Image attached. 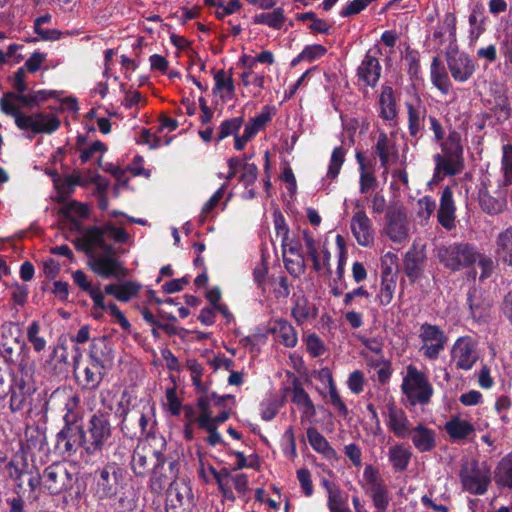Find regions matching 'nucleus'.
<instances>
[{
  "label": "nucleus",
  "instance_id": "29",
  "mask_svg": "<svg viewBox=\"0 0 512 512\" xmlns=\"http://www.w3.org/2000/svg\"><path fill=\"white\" fill-rule=\"evenodd\" d=\"M490 116L494 117L497 123L507 121L511 114V106L506 93L502 89H496L487 99Z\"/></svg>",
  "mask_w": 512,
  "mask_h": 512
},
{
  "label": "nucleus",
  "instance_id": "11",
  "mask_svg": "<svg viewBox=\"0 0 512 512\" xmlns=\"http://www.w3.org/2000/svg\"><path fill=\"white\" fill-rule=\"evenodd\" d=\"M99 178L100 176L97 172L75 170L71 174L66 175L62 180L59 178L54 179V185L59 194V201H63L72 194L76 186L87 187L92 183H96L98 192L103 193L106 189V184L98 182Z\"/></svg>",
  "mask_w": 512,
  "mask_h": 512
},
{
  "label": "nucleus",
  "instance_id": "7",
  "mask_svg": "<svg viewBox=\"0 0 512 512\" xmlns=\"http://www.w3.org/2000/svg\"><path fill=\"white\" fill-rule=\"evenodd\" d=\"M402 391L411 405L427 404L433 394V388L425 374L412 365L407 367Z\"/></svg>",
  "mask_w": 512,
  "mask_h": 512
},
{
  "label": "nucleus",
  "instance_id": "10",
  "mask_svg": "<svg viewBox=\"0 0 512 512\" xmlns=\"http://www.w3.org/2000/svg\"><path fill=\"white\" fill-rule=\"evenodd\" d=\"M147 444L138 445L134 450L131 468L135 475L144 476L147 470V458L153 456L157 461L163 460L167 443L163 436L152 435L147 439Z\"/></svg>",
  "mask_w": 512,
  "mask_h": 512
},
{
  "label": "nucleus",
  "instance_id": "21",
  "mask_svg": "<svg viewBox=\"0 0 512 512\" xmlns=\"http://www.w3.org/2000/svg\"><path fill=\"white\" fill-rule=\"evenodd\" d=\"M385 418V424L397 438H406L412 428L406 412L390 401L386 404L382 412Z\"/></svg>",
  "mask_w": 512,
  "mask_h": 512
},
{
  "label": "nucleus",
  "instance_id": "58",
  "mask_svg": "<svg viewBox=\"0 0 512 512\" xmlns=\"http://www.w3.org/2000/svg\"><path fill=\"white\" fill-rule=\"evenodd\" d=\"M240 79L245 87L252 86L257 91L253 93L257 96L264 88L265 77L263 74L255 73L253 70H245L240 74Z\"/></svg>",
  "mask_w": 512,
  "mask_h": 512
},
{
  "label": "nucleus",
  "instance_id": "8",
  "mask_svg": "<svg viewBox=\"0 0 512 512\" xmlns=\"http://www.w3.org/2000/svg\"><path fill=\"white\" fill-rule=\"evenodd\" d=\"M436 255L439 261L448 269L458 271L477 260L476 248L465 243H454L438 247Z\"/></svg>",
  "mask_w": 512,
  "mask_h": 512
},
{
  "label": "nucleus",
  "instance_id": "54",
  "mask_svg": "<svg viewBox=\"0 0 512 512\" xmlns=\"http://www.w3.org/2000/svg\"><path fill=\"white\" fill-rule=\"evenodd\" d=\"M207 401L208 400L206 399H198L197 401L199 413L196 418V422L201 429L210 428V426L214 423L212 405H209Z\"/></svg>",
  "mask_w": 512,
  "mask_h": 512
},
{
  "label": "nucleus",
  "instance_id": "53",
  "mask_svg": "<svg viewBox=\"0 0 512 512\" xmlns=\"http://www.w3.org/2000/svg\"><path fill=\"white\" fill-rule=\"evenodd\" d=\"M315 314L314 307L309 305L306 298H298L295 301V305L292 308V315L299 324L304 323L309 318L315 317Z\"/></svg>",
  "mask_w": 512,
  "mask_h": 512
},
{
  "label": "nucleus",
  "instance_id": "9",
  "mask_svg": "<svg viewBox=\"0 0 512 512\" xmlns=\"http://www.w3.org/2000/svg\"><path fill=\"white\" fill-rule=\"evenodd\" d=\"M43 483L51 495H58L71 489L76 482L74 467L67 463H54L45 468Z\"/></svg>",
  "mask_w": 512,
  "mask_h": 512
},
{
  "label": "nucleus",
  "instance_id": "16",
  "mask_svg": "<svg viewBox=\"0 0 512 512\" xmlns=\"http://www.w3.org/2000/svg\"><path fill=\"white\" fill-rule=\"evenodd\" d=\"M419 338L422 342L420 351L428 359L438 358L447 341V337L438 326L428 323L421 325Z\"/></svg>",
  "mask_w": 512,
  "mask_h": 512
},
{
  "label": "nucleus",
  "instance_id": "61",
  "mask_svg": "<svg viewBox=\"0 0 512 512\" xmlns=\"http://www.w3.org/2000/svg\"><path fill=\"white\" fill-rule=\"evenodd\" d=\"M88 207L77 201H69L64 203L60 208V213L66 218L77 217H86L88 215Z\"/></svg>",
  "mask_w": 512,
  "mask_h": 512
},
{
  "label": "nucleus",
  "instance_id": "34",
  "mask_svg": "<svg viewBox=\"0 0 512 512\" xmlns=\"http://www.w3.org/2000/svg\"><path fill=\"white\" fill-rule=\"evenodd\" d=\"M141 288V285L135 281L127 280L121 283H109L102 289L106 295L113 296L120 302H129L135 297Z\"/></svg>",
  "mask_w": 512,
  "mask_h": 512
},
{
  "label": "nucleus",
  "instance_id": "41",
  "mask_svg": "<svg viewBox=\"0 0 512 512\" xmlns=\"http://www.w3.org/2000/svg\"><path fill=\"white\" fill-rule=\"evenodd\" d=\"M444 428L449 437L454 441L463 440L474 432L473 425L460 416H452L451 419L445 423Z\"/></svg>",
  "mask_w": 512,
  "mask_h": 512
},
{
  "label": "nucleus",
  "instance_id": "45",
  "mask_svg": "<svg viewBox=\"0 0 512 512\" xmlns=\"http://www.w3.org/2000/svg\"><path fill=\"white\" fill-rule=\"evenodd\" d=\"M277 235L281 236V246L283 256L302 255V247L298 240L289 235V231L284 223L276 221Z\"/></svg>",
  "mask_w": 512,
  "mask_h": 512
},
{
  "label": "nucleus",
  "instance_id": "57",
  "mask_svg": "<svg viewBox=\"0 0 512 512\" xmlns=\"http://www.w3.org/2000/svg\"><path fill=\"white\" fill-rule=\"evenodd\" d=\"M213 476L219 485L223 497L227 500L233 501L235 499L234 493L230 485V473L226 469L220 471L212 470Z\"/></svg>",
  "mask_w": 512,
  "mask_h": 512
},
{
  "label": "nucleus",
  "instance_id": "17",
  "mask_svg": "<svg viewBox=\"0 0 512 512\" xmlns=\"http://www.w3.org/2000/svg\"><path fill=\"white\" fill-rule=\"evenodd\" d=\"M60 126V120L54 113H35L32 115H18L17 127L21 130H30L34 133L51 134Z\"/></svg>",
  "mask_w": 512,
  "mask_h": 512
},
{
  "label": "nucleus",
  "instance_id": "42",
  "mask_svg": "<svg viewBox=\"0 0 512 512\" xmlns=\"http://www.w3.org/2000/svg\"><path fill=\"white\" fill-rule=\"evenodd\" d=\"M356 160L360 169L359 190L362 194H365L376 185L373 165L365 161L361 152L356 153Z\"/></svg>",
  "mask_w": 512,
  "mask_h": 512
},
{
  "label": "nucleus",
  "instance_id": "1",
  "mask_svg": "<svg viewBox=\"0 0 512 512\" xmlns=\"http://www.w3.org/2000/svg\"><path fill=\"white\" fill-rule=\"evenodd\" d=\"M72 279L79 289L88 294L92 300L90 315L94 320H102L104 312L106 311L116 319L122 329H130V322L120 311L118 306L114 302L105 301V292L102 291L100 283L94 282L82 270L73 272Z\"/></svg>",
  "mask_w": 512,
  "mask_h": 512
},
{
  "label": "nucleus",
  "instance_id": "51",
  "mask_svg": "<svg viewBox=\"0 0 512 512\" xmlns=\"http://www.w3.org/2000/svg\"><path fill=\"white\" fill-rule=\"evenodd\" d=\"M479 204L484 212L491 215L501 213L506 207L504 198H495L487 192H480Z\"/></svg>",
  "mask_w": 512,
  "mask_h": 512
},
{
  "label": "nucleus",
  "instance_id": "55",
  "mask_svg": "<svg viewBox=\"0 0 512 512\" xmlns=\"http://www.w3.org/2000/svg\"><path fill=\"white\" fill-rule=\"evenodd\" d=\"M185 497L177 487L168 490L166 499V512H185Z\"/></svg>",
  "mask_w": 512,
  "mask_h": 512
},
{
  "label": "nucleus",
  "instance_id": "40",
  "mask_svg": "<svg viewBox=\"0 0 512 512\" xmlns=\"http://www.w3.org/2000/svg\"><path fill=\"white\" fill-rule=\"evenodd\" d=\"M494 480L499 488L512 489V451L503 456L494 470Z\"/></svg>",
  "mask_w": 512,
  "mask_h": 512
},
{
  "label": "nucleus",
  "instance_id": "47",
  "mask_svg": "<svg viewBox=\"0 0 512 512\" xmlns=\"http://www.w3.org/2000/svg\"><path fill=\"white\" fill-rule=\"evenodd\" d=\"M424 254L417 251H409L404 260V270L407 277L416 280L421 274L424 264Z\"/></svg>",
  "mask_w": 512,
  "mask_h": 512
},
{
  "label": "nucleus",
  "instance_id": "37",
  "mask_svg": "<svg viewBox=\"0 0 512 512\" xmlns=\"http://www.w3.org/2000/svg\"><path fill=\"white\" fill-rule=\"evenodd\" d=\"M412 458V451L403 443H397L388 449V460L396 472L407 470Z\"/></svg>",
  "mask_w": 512,
  "mask_h": 512
},
{
  "label": "nucleus",
  "instance_id": "44",
  "mask_svg": "<svg viewBox=\"0 0 512 512\" xmlns=\"http://www.w3.org/2000/svg\"><path fill=\"white\" fill-rule=\"evenodd\" d=\"M430 76L433 85L437 87L441 93H449L451 82L438 57H434L431 62Z\"/></svg>",
  "mask_w": 512,
  "mask_h": 512
},
{
  "label": "nucleus",
  "instance_id": "64",
  "mask_svg": "<svg viewBox=\"0 0 512 512\" xmlns=\"http://www.w3.org/2000/svg\"><path fill=\"white\" fill-rule=\"evenodd\" d=\"M326 52L327 49L321 44L308 45L298 55V60L312 62L324 56Z\"/></svg>",
  "mask_w": 512,
  "mask_h": 512
},
{
  "label": "nucleus",
  "instance_id": "63",
  "mask_svg": "<svg viewBox=\"0 0 512 512\" xmlns=\"http://www.w3.org/2000/svg\"><path fill=\"white\" fill-rule=\"evenodd\" d=\"M436 209V202L430 196H424L417 201V216L422 221H427Z\"/></svg>",
  "mask_w": 512,
  "mask_h": 512
},
{
  "label": "nucleus",
  "instance_id": "49",
  "mask_svg": "<svg viewBox=\"0 0 512 512\" xmlns=\"http://www.w3.org/2000/svg\"><path fill=\"white\" fill-rule=\"evenodd\" d=\"M346 152V149L342 146H337L333 149L325 177L326 179L333 181L338 177L345 162Z\"/></svg>",
  "mask_w": 512,
  "mask_h": 512
},
{
  "label": "nucleus",
  "instance_id": "6",
  "mask_svg": "<svg viewBox=\"0 0 512 512\" xmlns=\"http://www.w3.org/2000/svg\"><path fill=\"white\" fill-rule=\"evenodd\" d=\"M459 477L463 490L472 495H484L491 483L490 469L475 460L461 467Z\"/></svg>",
  "mask_w": 512,
  "mask_h": 512
},
{
  "label": "nucleus",
  "instance_id": "22",
  "mask_svg": "<svg viewBox=\"0 0 512 512\" xmlns=\"http://www.w3.org/2000/svg\"><path fill=\"white\" fill-rule=\"evenodd\" d=\"M350 230L358 245L370 247L374 244L375 230L363 209L357 210L350 220Z\"/></svg>",
  "mask_w": 512,
  "mask_h": 512
},
{
  "label": "nucleus",
  "instance_id": "62",
  "mask_svg": "<svg viewBox=\"0 0 512 512\" xmlns=\"http://www.w3.org/2000/svg\"><path fill=\"white\" fill-rule=\"evenodd\" d=\"M500 53L504 60V66L512 69V26L506 30L500 42Z\"/></svg>",
  "mask_w": 512,
  "mask_h": 512
},
{
  "label": "nucleus",
  "instance_id": "25",
  "mask_svg": "<svg viewBox=\"0 0 512 512\" xmlns=\"http://www.w3.org/2000/svg\"><path fill=\"white\" fill-rule=\"evenodd\" d=\"M414 448L420 453L433 451L437 446V433L423 423H419L410 429L408 434Z\"/></svg>",
  "mask_w": 512,
  "mask_h": 512
},
{
  "label": "nucleus",
  "instance_id": "38",
  "mask_svg": "<svg viewBox=\"0 0 512 512\" xmlns=\"http://www.w3.org/2000/svg\"><path fill=\"white\" fill-rule=\"evenodd\" d=\"M379 116L385 121H393L397 117V105L392 87L383 86L378 99Z\"/></svg>",
  "mask_w": 512,
  "mask_h": 512
},
{
  "label": "nucleus",
  "instance_id": "46",
  "mask_svg": "<svg viewBox=\"0 0 512 512\" xmlns=\"http://www.w3.org/2000/svg\"><path fill=\"white\" fill-rule=\"evenodd\" d=\"M102 365L96 358H92L89 364L83 369V386L87 389H95L102 381Z\"/></svg>",
  "mask_w": 512,
  "mask_h": 512
},
{
  "label": "nucleus",
  "instance_id": "23",
  "mask_svg": "<svg viewBox=\"0 0 512 512\" xmlns=\"http://www.w3.org/2000/svg\"><path fill=\"white\" fill-rule=\"evenodd\" d=\"M290 391L291 401L297 406L301 413V422L312 423L315 420L316 407L309 394L304 390L302 384L298 380L293 381Z\"/></svg>",
  "mask_w": 512,
  "mask_h": 512
},
{
  "label": "nucleus",
  "instance_id": "12",
  "mask_svg": "<svg viewBox=\"0 0 512 512\" xmlns=\"http://www.w3.org/2000/svg\"><path fill=\"white\" fill-rule=\"evenodd\" d=\"M363 487L372 498L375 508L384 512L390 502L389 491L379 470L370 464L363 471Z\"/></svg>",
  "mask_w": 512,
  "mask_h": 512
},
{
  "label": "nucleus",
  "instance_id": "30",
  "mask_svg": "<svg viewBox=\"0 0 512 512\" xmlns=\"http://www.w3.org/2000/svg\"><path fill=\"white\" fill-rule=\"evenodd\" d=\"M456 207L453 200V192L451 188L446 187L441 193L440 207L438 210V222L447 230L455 227Z\"/></svg>",
  "mask_w": 512,
  "mask_h": 512
},
{
  "label": "nucleus",
  "instance_id": "59",
  "mask_svg": "<svg viewBox=\"0 0 512 512\" xmlns=\"http://www.w3.org/2000/svg\"><path fill=\"white\" fill-rule=\"evenodd\" d=\"M243 121L242 117H234L223 121L218 129L217 141H221L230 135H236Z\"/></svg>",
  "mask_w": 512,
  "mask_h": 512
},
{
  "label": "nucleus",
  "instance_id": "26",
  "mask_svg": "<svg viewBox=\"0 0 512 512\" xmlns=\"http://www.w3.org/2000/svg\"><path fill=\"white\" fill-rule=\"evenodd\" d=\"M405 107L408 115V130L410 136L413 138L421 137L427 115L425 104L419 98H415L411 101H407Z\"/></svg>",
  "mask_w": 512,
  "mask_h": 512
},
{
  "label": "nucleus",
  "instance_id": "60",
  "mask_svg": "<svg viewBox=\"0 0 512 512\" xmlns=\"http://www.w3.org/2000/svg\"><path fill=\"white\" fill-rule=\"evenodd\" d=\"M501 171L505 185L512 184V145L507 144L502 148Z\"/></svg>",
  "mask_w": 512,
  "mask_h": 512
},
{
  "label": "nucleus",
  "instance_id": "43",
  "mask_svg": "<svg viewBox=\"0 0 512 512\" xmlns=\"http://www.w3.org/2000/svg\"><path fill=\"white\" fill-rule=\"evenodd\" d=\"M275 114V108L272 106H264L260 113L251 118L245 125L244 130L248 137H255L258 132L265 128Z\"/></svg>",
  "mask_w": 512,
  "mask_h": 512
},
{
  "label": "nucleus",
  "instance_id": "13",
  "mask_svg": "<svg viewBox=\"0 0 512 512\" xmlns=\"http://www.w3.org/2000/svg\"><path fill=\"white\" fill-rule=\"evenodd\" d=\"M446 63L452 78L459 83L467 82L474 74V60L457 45H449L446 51Z\"/></svg>",
  "mask_w": 512,
  "mask_h": 512
},
{
  "label": "nucleus",
  "instance_id": "19",
  "mask_svg": "<svg viewBox=\"0 0 512 512\" xmlns=\"http://www.w3.org/2000/svg\"><path fill=\"white\" fill-rule=\"evenodd\" d=\"M302 239L313 269L319 274H331L329 250L325 246L321 248L320 243L306 230L302 232Z\"/></svg>",
  "mask_w": 512,
  "mask_h": 512
},
{
  "label": "nucleus",
  "instance_id": "14",
  "mask_svg": "<svg viewBox=\"0 0 512 512\" xmlns=\"http://www.w3.org/2000/svg\"><path fill=\"white\" fill-rule=\"evenodd\" d=\"M111 437V425L107 415L96 413L88 423V438L85 441L89 453L101 451Z\"/></svg>",
  "mask_w": 512,
  "mask_h": 512
},
{
  "label": "nucleus",
  "instance_id": "3",
  "mask_svg": "<svg viewBox=\"0 0 512 512\" xmlns=\"http://www.w3.org/2000/svg\"><path fill=\"white\" fill-rule=\"evenodd\" d=\"M125 479V471L116 463H109L95 471L91 487L93 498L98 502L117 496Z\"/></svg>",
  "mask_w": 512,
  "mask_h": 512
},
{
  "label": "nucleus",
  "instance_id": "5",
  "mask_svg": "<svg viewBox=\"0 0 512 512\" xmlns=\"http://www.w3.org/2000/svg\"><path fill=\"white\" fill-rule=\"evenodd\" d=\"M442 152L443 154L435 155V178H440L441 173L443 176L459 173L463 150L456 132L450 133L448 139L442 143Z\"/></svg>",
  "mask_w": 512,
  "mask_h": 512
},
{
  "label": "nucleus",
  "instance_id": "2",
  "mask_svg": "<svg viewBox=\"0 0 512 512\" xmlns=\"http://www.w3.org/2000/svg\"><path fill=\"white\" fill-rule=\"evenodd\" d=\"M89 268L101 278L126 277L128 270L116 257L117 249H103L85 245Z\"/></svg>",
  "mask_w": 512,
  "mask_h": 512
},
{
  "label": "nucleus",
  "instance_id": "39",
  "mask_svg": "<svg viewBox=\"0 0 512 512\" xmlns=\"http://www.w3.org/2000/svg\"><path fill=\"white\" fill-rule=\"evenodd\" d=\"M306 435L310 446L315 452L323 455L329 460L336 458L337 453L335 449L315 427L310 426L307 428Z\"/></svg>",
  "mask_w": 512,
  "mask_h": 512
},
{
  "label": "nucleus",
  "instance_id": "24",
  "mask_svg": "<svg viewBox=\"0 0 512 512\" xmlns=\"http://www.w3.org/2000/svg\"><path fill=\"white\" fill-rule=\"evenodd\" d=\"M378 51L368 50L357 68V77L365 85L374 87L380 79L382 67L377 58Z\"/></svg>",
  "mask_w": 512,
  "mask_h": 512
},
{
  "label": "nucleus",
  "instance_id": "20",
  "mask_svg": "<svg viewBox=\"0 0 512 512\" xmlns=\"http://www.w3.org/2000/svg\"><path fill=\"white\" fill-rule=\"evenodd\" d=\"M451 357L458 369L470 370L479 358L476 342L469 336L458 338L452 347Z\"/></svg>",
  "mask_w": 512,
  "mask_h": 512
},
{
  "label": "nucleus",
  "instance_id": "15",
  "mask_svg": "<svg viewBox=\"0 0 512 512\" xmlns=\"http://www.w3.org/2000/svg\"><path fill=\"white\" fill-rule=\"evenodd\" d=\"M178 477V463L176 460L168 461L166 454H163V460L157 461L153 467L150 478V488L154 493H161L166 488L173 487V483Z\"/></svg>",
  "mask_w": 512,
  "mask_h": 512
},
{
  "label": "nucleus",
  "instance_id": "28",
  "mask_svg": "<svg viewBox=\"0 0 512 512\" xmlns=\"http://www.w3.org/2000/svg\"><path fill=\"white\" fill-rule=\"evenodd\" d=\"M67 412L64 415L63 419L65 421L64 428L58 433V437L61 441H64V448L67 452L76 451L77 447L80 444V439L82 438L81 431L78 427H74L73 424L76 420V416L73 413V407L66 404Z\"/></svg>",
  "mask_w": 512,
  "mask_h": 512
},
{
  "label": "nucleus",
  "instance_id": "4",
  "mask_svg": "<svg viewBox=\"0 0 512 512\" xmlns=\"http://www.w3.org/2000/svg\"><path fill=\"white\" fill-rule=\"evenodd\" d=\"M116 224L119 226H116L111 221H107L100 226L88 228L83 235L84 244L109 250L110 248L115 247L108 244L107 240H112L115 243H126L129 240L130 235L122 227L124 225L123 220H117Z\"/></svg>",
  "mask_w": 512,
  "mask_h": 512
},
{
  "label": "nucleus",
  "instance_id": "36",
  "mask_svg": "<svg viewBox=\"0 0 512 512\" xmlns=\"http://www.w3.org/2000/svg\"><path fill=\"white\" fill-rule=\"evenodd\" d=\"M270 330L275 338L286 347L296 346L298 341L297 332L288 321L276 319L272 322Z\"/></svg>",
  "mask_w": 512,
  "mask_h": 512
},
{
  "label": "nucleus",
  "instance_id": "35",
  "mask_svg": "<svg viewBox=\"0 0 512 512\" xmlns=\"http://www.w3.org/2000/svg\"><path fill=\"white\" fill-rule=\"evenodd\" d=\"M433 40L438 45L449 42L456 45V18L453 14H446L433 32Z\"/></svg>",
  "mask_w": 512,
  "mask_h": 512
},
{
  "label": "nucleus",
  "instance_id": "31",
  "mask_svg": "<svg viewBox=\"0 0 512 512\" xmlns=\"http://www.w3.org/2000/svg\"><path fill=\"white\" fill-rule=\"evenodd\" d=\"M494 254L500 263L512 267V226L501 230L495 237Z\"/></svg>",
  "mask_w": 512,
  "mask_h": 512
},
{
  "label": "nucleus",
  "instance_id": "27",
  "mask_svg": "<svg viewBox=\"0 0 512 512\" xmlns=\"http://www.w3.org/2000/svg\"><path fill=\"white\" fill-rule=\"evenodd\" d=\"M374 150L379 157L381 166L384 168V173H387L390 165L396 163L399 158L393 137L381 131L374 145Z\"/></svg>",
  "mask_w": 512,
  "mask_h": 512
},
{
  "label": "nucleus",
  "instance_id": "48",
  "mask_svg": "<svg viewBox=\"0 0 512 512\" xmlns=\"http://www.w3.org/2000/svg\"><path fill=\"white\" fill-rule=\"evenodd\" d=\"M253 21L255 24L266 25L273 29H281L286 21V17L284 14V9L278 7L272 12L255 15Z\"/></svg>",
  "mask_w": 512,
  "mask_h": 512
},
{
  "label": "nucleus",
  "instance_id": "50",
  "mask_svg": "<svg viewBox=\"0 0 512 512\" xmlns=\"http://www.w3.org/2000/svg\"><path fill=\"white\" fill-rule=\"evenodd\" d=\"M396 285V279L394 276L386 275L382 277L380 290L376 296V301L379 305L387 306L391 303Z\"/></svg>",
  "mask_w": 512,
  "mask_h": 512
},
{
  "label": "nucleus",
  "instance_id": "52",
  "mask_svg": "<svg viewBox=\"0 0 512 512\" xmlns=\"http://www.w3.org/2000/svg\"><path fill=\"white\" fill-rule=\"evenodd\" d=\"M40 323L33 320L27 327V340L32 345L35 352H42L46 349L47 341L40 335Z\"/></svg>",
  "mask_w": 512,
  "mask_h": 512
},
{
  "label": "nucleus",
  "instance_id": "56",
  "mask_svg": "<svg viewBox=\"0 0 512 512\" xmlns=\"http://www.w3.org/2000/svg\"><path fill=\"white\" fill-rule=\"evenodd\" d=\"M283 261L286 270L294 277H300L305 272L303 255H284Z\"/></svg>",
  "mask_w": 512,
  "mask_h": 512
},
{
  "label": "nucleus",
  "instance_id": "32",
  "mask_svg": "<svg viewBox=\"0 0 512 512\" xmlns=\"http://www.w3.org/2000/svg\"><path fill=\"white\" fill-rule=\"evenodd\" d=\"M487 16L482 4H476L468 16L469 44L474 45L480 36L486 31Z\"/></svg>",
  "mask_w": 512,
  "mask_h": 512
},
{
  "label": "nucleus",
  "instance_id": "33",
  "mask_svg": "<svg viewBox=\"0 0 512 512\" xmlns=\"http://www.w3.org/2000/svg\"><path fill=\"white\" fill-rule=\"evenodd\" d=\"M212 92L223 102H228L233 99L235 95V85L231 71L220 69L214 74V86Z\"/></svg>",
  "mask_w": 512,
  "mask_h": 512
},
{
  "label": "nucleus",
  "instance_id": "18",
  "mask_svg": "<svg viewBox=\"0 0 512 512\" xmlns=\"http://www.w3.org/2000/svg\"><path fill=\"white\" fill-rule=\"evenodd\" d=\"M409 222L407 215L400 209L387 213V221L383 233L395 244L405 245L409 240Z\"/></svg>",
  "mask_w": 512,
  "mask_h": 512
}]
</instances>
